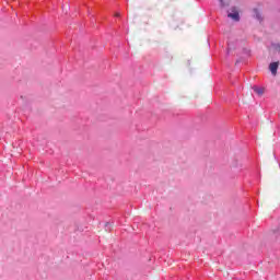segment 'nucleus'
<instances>
[{
    "instance_id": "f257e3e1",
    "label": "nucleus",
    "mask_w": 280,
    "mask_h": 280,
    "mask_svg": "<svg viewBox=\"0 0 280 280\" xmlns=\"http://www.w3.org/2000/svg\"><path fill=\"white\" fill-rule=\"evenodd\" d=\"M278 69H279V62H271L269 65V71L271 72V75H277Z\"/></svg>"
},
{
    "instance_id": "f03ea898",
    "label": "nucleus",
    "mask_w": 280,
    "mask_h": 280,
    "mask_svg": "<svg viewBox=\"0 0 280 280\" xmlns=\"http://www.w3.org/2000/svg\"><path fill=\"white\" fill-rule=\"evenodd\" d=\"M229 19H232L233 21H240V12L234 11L233 13L228 14Z\"/></svg>"
},
{
    "instance_id": "7ed1b4c3",
    "label": "nucleus",
    "mask_w": 280,
    "mask_h": 280,
    "mask_svg": "<svg viewBox=\"0 0 280 280\" xmlns=\"http://www.w3.org/2000/svg\"><path fill=\"white\" fill-rule=\"evenodd\" d=\"M271 47L273 51H277L278 54H280V44H271Z\"/></svg>"
},
{
    "instance_id": "20e7f679",
    "label": "nucleus",
    "mask_w": 280,
    "mask_h": 280,
    "mask_svg": "<svg viewBox=\"0 0 280 280\" xmlns=\"http://www.w3.org/2000/svg\"><path fill=\"white\" fill-rule=\"evenodd\" d=\"M254 91H255V93H257V95H264V89H261V88L255 86Z\"/></svg>"
},
{
    "instance_id": "39448f33",
    "label": "nucleus",
    "mask_w": 280,
    "mask_h": 280,
    "mask_svg": "<svg viewBox=\"0 0 280 280\" xmlns=\"http://www.w3.org/2000/svg\"><path fill=\"white\" fill-rule=\"evenodd\" d=\"M255 16L258 21H261V14H259V10L254 9Z\"/></svg>"
},
{
    "instance_id": "423d86ee",
    "label": "nucleus",
    "mask_w": 280,
    "mask_h": 280,
    "mask_svg": "<svg viewBox=\"0 0 280 280\" xmlns=\"http://www.w3.org/2000/svg\"><path fill=\"white\" fill-rule=\"evenodd\" d=\"M231 49H233V44L231 42L228 43V54H231Z\"/></svg>"
},
{
    "instance_id": "0eeeda50",
    "label": "nucleus",
    "mask_w": 280,
    "mask_h": 280,
    "mask_svg": "<svg viewBox=\"0 0 280 280\" xmlns=\"http://www.w3.org/2000/svg\"><path fill=\"white\" fill-rule=\"evenodd\" d=\"M219 1H220L221 5H223V4H224V0H219Z\"/></svg>"
}]
</instances>
